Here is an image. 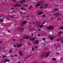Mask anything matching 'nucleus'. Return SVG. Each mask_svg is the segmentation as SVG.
I'll return each instance as SVG.
<instances>
[{
	"label": "nucleus",
	"instance_id": "1",
	"mask_svg": "<svg viewBox=\"0 0 63 63\" xmlns=\"http://www.w3.org/2000/svg\"><path fill=\"white\" fill-rule=\"evenodd\" d=\"M47 29L49 30H50L51 29H54V27L53 26H50L49 27H47Z\"/></svg>",
	"mask_w": 63,
	"mask_h": 63
},
{
	"label": "nucleus",
	"instance_id": "2",
	"mask_svg": "<svg viewBox=\"0 0 63 63\" xmlns=\"http://www.w3.org/2000/svg\"><path fill=\"white\" fill-rule=\"evenodd\" d=\"M11 60L10 59L8 60L7 59H5L4 60V62H10Z\"/></svg>",
	"mask_w": 63,
	"mask_h": 63
},
{
	"label": "nucleus",
	"instance_id": "3",
	"mask_svg": "<svg viewBox=\"0 0 63 63\" xmlns=\"http://www.w3.org/2000/svg\"><path fill=\"white\" fill-rule=\"evenodd\" d=\"M41 5V4L37 3V5H35L36 8H38V6H40Z\"/></svg>",
	"mask_w": 63,
	"mask_h": 63
},
{
	"label": "nucleus",
	"instance_id": "4",
	"mask_svg": "<svg viewBox=\"0 0 63 63\" xmlns=\"http://www.w3.org/2000/svg\"><path fill=\"white\" fill-rule=\"evenodd\" d=\"M29 38H30L29 37H27L26 35L24 37V39H29Z\"/></svg>",
	"mask_w": 63,
	"mask_h": 63
},
{
	"label": "nucleus",
	"instance_id": "5",
	"mask_svg": "<svg viewBox=\"0 0 63 63\" xmlns=\"http://www.w3.org/2000/svg\"><path fill=\"white\" fill-rule=\"evenodd\" d=\"M55 36H51L50 38V39H51V40H53V39L55 38Z\"/></svg>",
	"mask_w": 63,
	"mask_h": 63
},
{
	"label": "nucleus",
	"instance_id": "6",
	"mask_svg": "<svg viewBox=\"0 0 63 63\" xmlns=\"http://www.w3.org/2000/svg\"><path fill=\"white\" fill-rule=\"evenodd\" d=\"M15 6L16 7H20V4H15Z\"/></svg>",
	"mask_w": 63,
	"mask_h": 63
},
{
	"label": "nucleus",
	"instance_id": "7",
	"mask_svg": "<svg viewBox=\"0 0 63 63\" xmlns=\"http://www.w3.org/2000/svg\"><path fill=\"white\" fill-rule=\"evenodd\" d=\"M39 43V42L38 41H36V42H34V44H38Z\"/></svg>",
	"mask_w": 63,
	"mask_h": 63
},
{
	"label": "nucleus",
	"instance_id": "8",
	"mask_svg": "<svg viewBox=\"0 0 63 63\" xmlns=\"http://www.w3.org/2000/svg\"><path fill=\"white\" fill-rule=\"evenodd\" d=\"M47 6H48V5L45 4L44 5V7L45 8H47Z\"/></svg>",
	"mask_w": 63,
	"mask_h": 63
},
{
	"label": "nucleus",
	"instance_id": "9",
	"mask_svg": "<svg viewBox=\"0 0 63 63\" xmlns=\"http://www.w3.org/2000/svg\"><path fill=\"white\" fill-rule=\"evenodd\" d=\"M23 2H25V1L24 0H23L22 1H20L19 3H22Z\"/></svg>",
	"mask_w": 63,
	"mask_h": 63
},
{
	"label": "nucleus",
	"instance_id": "10",
	"mask_svg": "<svg viewBox=\"0 0 63 63\" xmlns=\"http://www.w3.org/2000/svg\"><path fill=\"white\" fill-rule=\"evenodd\" d=\"M52 60L53 61H56V58H54L52 59Z\"/></svg>",
	"mask_w": 63,
	"mask_h": 63
},
{
	"label": "nucleus",
	"instance_id": "11",
	"mask_svg": "<svg viewBox=\"0 0 63 63\" xmlns=\"http://www.w3.org/2000/svg\"><path fill=\"white\" fill-rule=\"evenodd\" d=\"M49 54L50 53L49 52H48L47 53V54L46 55V56H47V57H48V56H49Z\"/></svg>",
	"mask_w": 63,
	"mask_h": 63
},
{
	"label": "nucleus",
	"instance_id": "12",
	"mask_svg": "<svg viewBox=\"0 0 63 63\" xmlns=\"http://www.w3.org/2000/svg\"><path fill=\"white\" fill-rule=\"evenodd\" d=\"M19 52L20 55H22V54L21 53V52H20V51H19Z\"/></svg>",
	"mask_w": 63,
	"mask_h": 63
},
{
	"label": "nucleus",
	"instance_id": "13",
	"mask_svg": "<svg viewBox=\"0 0 63 63\" xmlns=\"http://www.w3.org/2000/svg\"><path fill=\"white\" fill-rule=\"evenodd\" d=\"M21 31H23V28H20Z\"/></svg>",
	"mask_w": 63,
	"mask_h": 63
},
{
	"label": "nucleus",
	"instance_id": "14",
	"mask_svg": "<svg viewBox=\"0 0 63 63\" xmlns=\"http://www.w3.org/2000/svg\"><path fill=\"white\" fill-rule=\"evenodd\" d=\"M21 45H17V47H18V48H19L20 47H21Z\"/></svg>",
	"mask_w": 63,
	"mask_h": 63
},
{
	"label": "nucleus",
	"instance_id": "15",
	"mask_svg": "<svg viewBox=\"0 0 63 63\" xmlns=\"http://www.w3.org/2000/svg\"><path fill=\"white\" fill-rule=\"evenodd\" d=\"M44 27V25H42L40 26V28H42V27Z\"/></svg>",
	"mask_w": 63,
	"mask_h": 63
},
{
	"label": "nucleus",
	"instance_id": "16",
	"mask_svg": "<svg viewBox=\"0 0 63 63\" xmlns=\"http://www.w3.org/2000/svg\"><path fill=\"white\" fill-rule=\"evenodd\" d=\"M26 22H23L22 23V24H26Z\"/></svg>",
	"mask_w": 63,
	"mask_h": 63
},
{
	"label": "nucleus",
	"instance_id": "17",
	"mask_svg": "<svg viewBox=\"0 0 63 63\" xmlns=\"http://www.w3.org/2000/svg\"><path fill=\"white\" fill-rule=\"evenodd\" d=\"M60 29L61 30H63V27H62L60 28Z\"/></svg>",
	"mask_w": 63,
	"mask_h": 63
},
{
	"label": "nucleus",
	"instance_id": "18",
	"mask_svg": "<svg viewBox=\"0 0 63 63\" xmlns=\"http://www.w3.org/2000/svg\"><path fill=\"white\" fill-rule=\"evenodd\" d=\"M41 14H42V12H41L39 14V15H41Z\"/></svg>",
	"mask_w": 63,
	"mask_h": 63
},
{
	"label": "nucleus",
	"instance_id": "19",
	"mask_svg": "<svg viewBox=\"0 0 63 63\" xmlns=\"http://www.w3.org/2000/svg\"><path fill=\"white\" fill-rule=\"evenodd\" d=\"M12 51H13L12 50H10L9 51V52H12Z\"/></svg>",
	"mask_w": 63,
	"mask_h": 63
},
{
	"label": "nucleus",
	"instance_id": "20",
	"mask_svg": "<svg viewBox=\"0 0 63 63\" xmlns=\"http://www.w3.org/2000/svg\"><path fill=\"white\" fill-rule=\"evenodd\" d=\"M54 11H58V9H54Z\"/></svg>",
	"mask_w": 63,
	"mask_h": 63
},
{
	"label": "nucleus",
	"instance_id": "21",
	"mask_svg": "<svg viewBox=\"0 0 63 63\" xmlns=\"http://www.w3.org/2000/svg\"><path fill=\"white\" fill-rule=\"evenodd\" d=\"M14 9V8H12L10 9V10H13Z\"/></svg>",
	"mask_w": 63,
	"mask_h": 63
},
{
	"label": "nucleus",
	"instance_id": "22",
	"mask_svg": "<svg viewBox=\"0 0 63 63\" xmlns=\"http://www.w3.org/2000/svg\"><path fill=\"white\" fill-rule=\"evenodd\" d=\"M56 54H58H58H59L60 53L59 52H56Z\"/></svg>",
	"mask_w": 63,
	"mask_h": 63
},
{
	"label": "nucleus",
	"instance_id": "23",
	"mask_svg": "<svg viewBox=\"0 0 63 63\" xmlns=\"http://www.w3.org/2000/svg\"><path fill=\"white\" fill-rule=\"evenodd\" d=\"M32 50L33 51L34 50V47H32Z\"/></svg>",
	"mask_w": 63,
	"mask_h": 63
},
{
	"label": "nucleus",
	"instance_id": "24",
	"mask_svg": "<svg viewBox=\"0 0 63 63\" xmlns=\"http://www.w3.org/2000/svg\"><path fill=\"white\" fill-rule=\"evenodd\" d=\"M31 8H32V6H30L29 7V9H31Z\"/></svg>",
	"mask_w": 63,
	"mask_h": 63
},
{
	"label": "nucleus",
	"instance_id": "25",
	"mask_svg": "<svg viewBox=\"0 0 63 63\" xmlns=\"http://www.w3.org/2000/svg\"><path fill=\"white\" fill-rule=\"evenodd\" d=\"M0 21H3V20L2 19H1L0 20Z\"/></svg>",
	"mask_w": 63,
	"mask_h": 63
},
{
	"label": "nucleus",
	"instance_id": "26",
	"mask_svg": "<svg viewBox=\"0 0 63 63\" xmlns=\"http://www.w3.org/2000/svg\"><path fill=\"white\" fill-rule=\"evenodd\" d=\"M13 2H16V0H13Z\"/></svg>",
	"mask_w": 63,
	"mask_h": 63
},
{
	"label": "nucleus",
	"instance_id": "27",
	"mask_svg": "<svg viewBox=\"0 0 63 63\" xmlns=\"http://www.w3.org/2000/svg\"><path fill=\"white\" fill-rule=\"evenodd\" d=\"M63 33V32H60L59 34H61V33Z\"/></svg>",
	"mask_w": 63,
	"mask_h": 63
},
{
	"label": "nucleus",
	"instance_id": "28",
	"mask_svg": "<svg viewBox=\"0 0 63 63\" xmlns=\"http://www.w3.org/2000/svg\"><path fill=\"white\" fill-rule=\"evenodd\" d=\"M7 31L9 33H11V31H10L9 30H8Z\"/></svg>",
	"mask_w": 63,
	"mask_h": 63
},
{
	"label": "nucleus",
	"instance_id": "29",
	"mask_svg": "<svg viewBox=\"0 0 63 63\" xmlns=\"http://www.w3.org/2000/svg\"><path fill=\"white\" fill-rule=\"evenodd\" d=\"M10 17L11 18H14V16H10Z\"/></svg>",
	"mask_w": 63,
	"mask_h": 63
},
{
	"label": "nucleus",
	"instance_id": "30",
	"mask_svg": "<svg viewBox=\"0 0 63 63\" xmlns=\"http://www.w3.org/2000/svg\"><path fill=\"white\" fill-rule=\"evenodd\" d=\"M3 58H6V56H4L3 57Z\"/></svg>",
	"mask_w": 63,
	"mask_h": 63
},
{
	"label": "nucleus",
	"instance_id": "31",
	"mask_svg": "<svg viewBox=\"0 0 63 63\" xmlns=\"http://www.w3.org/2000/svg\"><path fill=\"white\" fill-rule=\"evenodd\" d=\"M21 9H23V10H25V9L24 8H21Z\"/></svg>",
	"mask_w": 63,
	"mask_h": 63
},
{
	"label": "nucleus",
	"instance_id": "32",
	"mask_svg": "<svg viewBox=\"0 0 63 63\" xmlns=\"http://www.w3.org/2000/svg\"><path fill=\"white\" fill-rule=\"evenodd\" d=\"M10 57H11L12 58H13V55H11L10 56Z\"/></svg>",
	"mask_w": 63,
	"mask_h": 63
},
{
	"label": "nucleus",
	"instance_id": "33",
	"mask_svg": "<svg viewBox=\"0 0 63 63\" xmlns=\"http://www.w3.org/2000/svg\"><path fill=\"white\" fill-rule=\"evenodd\" d=\"M40 36V34H38V37H39V36Z\"/></svg>",
	"mask_w": 63,
	"mask_h": 63
},
{
	"label": "nucleus",
	"instance_id": "34",
	"mask_svg": "<svg viewBox=\"0 0 63 63\" xmlns=\"http://www.w3.org/2000/svg\"><path fill=\"white\" fill-rule=\"evenodd\" d=\"M43 6H41V9H43Z\"/></svg>",
	"mask_w": 63,
	"mask_h": 63
},
{
	"label": "nucleus",
	"instance_id": "35",
	"mask_svg": "<svg viewBox=\"0 0 63 63\" xmlns=\"http://www.w3.org/2000/svg\"><path fill=\"white\" fill-rule=\"evenodd\" d=\"M42 16H44V17H46V16L45 15H42Z\"/></svg>",
	"mask_w": 63,
	"mask_h": 63
},
{
	"label": "nucleus",
	"instance_id": "36",
	"mask_svg": "<svg viewBox=\"0 0 63 63\" xmlns=\"http://www.w3.org/2000/svg\"><path fill=\"white\" fill-rule=\"evenodd\" d=\"M35 39H36V38H33L32 40H35Z\"/></svg>",
	"mask_w": 63,
	"mask_h": 63
},
{
	"label": "nucleus",
	"instance_id": "37",
	"mask_svg": "<svg viewBox=\"0 0 63 63\" xmlns=\"http://www.w3.org/2000/svg\"><path fill=\"white\" fill-rule=\"evenodd\" d=\"M17 55H16V54L15 55V57H17Z\"/></svg>",
	"mask_w": 63,
	"mask_h": 63
},
{
	"label": "nucleus",
	"instance_id": "38",
	"mask_svg": "<svg viewBox=\"0 0 63 63\" xmlns=\"http://www.w3.org/2000/svg\"><path fill=\"white\" fill-rule=\"evenodd\" d=\"M56 41H58V42H59V41H60V40H56Z\"/></svg>",
	"mask_w": 63,
	"mask_h": 63
},
{
	"label": "nucleus",
	"instance_id": "39",
	"mask_svg": "<svg viewBox=\"0 0 63 63\" xmlns=\"http://www.w3.org/2000/svg\"><path fill=\"white\" fill-rule=\"evenodd\" d=\"M61 42L62 43H63V41H62V40H61Z\"/></svg>",
	"mask_w": 63,
	"mask_h": 63
},
{
	"label": "nucleus",
	"instance_id": "40",
	"mask_svg": "<svg viewBox=\"0 0 63 63\" xmlns=\"http://www.w3.org/2000/svg\"><path fill=\"white\" fill-rule=\"evenodd\" d=\"M57 20L58 21H59V20H59V18H58V19H57Z\"/></svg>",
	"mask_w": 63,
	"mask_h": 63
},
{
	"label": "nucleus",
	"instance_id": "41",
	"mask_svg": "<svg viewBox=\"0 0 63 63\" xmlns=\"http://www.w3.org/2000/svg\"><path fill=\"white\" fill-rule=\"evenodd\" d=\"M7 19H8V20H9V18L7 17Z\"/></svg>",
	"mask_w": 63,
	"mask_h": 63
},
{
	"label": "nucleus",
	"instance_id": "42",
	"mask_svg": "<svg viewBox=\"0 0 63 63\" xmlns=\"http://www.w3.org/2000/svg\"><path fill=\"white\" fill-rule=\"evenodd\" d=\"M28 44L30 45H32V44H30V43H28Z\"/></svg>",
	"mask_w": 63,
	"mask_h": 63
},
{
	"label": "nucleus",
	"instance_id": "43",
	"mask_svg": "<svg viewBox=\"0 0 63 63\" xmlns=\"http://www.w3.org/2000/svg\"><path fill=\"white\" fill-rule=\"evenodd\" d=\"M21 26H24V25L23 24H21Z\"/></svg>",
	"mask_w": 63,
	"mask_h": 63
},
{
	"label": "nucleus",
	"instance_id": "44",
	"mask_svg": "<svg viewBox=\"0 0 63 63\" xmlns=\"http://www.w3.org/2000/svg\"><path fill=\"white\" fill-rule=\"evenodd\" d=\"M51 19H52V20H53V18H50Z\"/></svg>",
	"mask_w": 63,
	"mask_h": 63
},
{
	"label": "nucleus",
	"instance_id": "45",
	"mask_svg": "<svg viewBox=\"0 0 63 63\" xmlns=\"http://www.w3.org/2000/svg\"><path fill=\"white\" fill-rule=\"evenodd\" d=\"M14 47H16V46H15V45H14Z\"/></svg>",
	"mask_w": 63,
	"mask_h": 63
},
{
	"label": "nucleus",
	"instance_id": "46",
	"mask_svg": "<svg viewBox=\"0 0 63 63\" xmlns=\"http://www.w3.org/2000/svg\"><path fill=\"white\" fill-rule=\"evenodd\" d=\"M17 63H21L20 62H18Z\"/></svg>",
	"mask_w": 63,
	"mask_h": 63
},
{
	"label": "nucleus",
	"instance_id": "47",
	"mask_svg": "<svg viewBox=\"0 0 63 63\" xmlns=\"http://www.w3.org/2000/svg\"><path fill=\"white\" fill-rule=\"evenodd\" d=\"M45 39H46L45 38H44L42 39V40H45Z\"/></svg>",
	"mask_w": 63,
	"mask_h": 63
},
{
	"label": "nucleus",
	"instance_id": "48",
	"mask_svg": "<svg viewBox=\"0 0 63 63\" xmlns=\"http://www.w3.org/2000/svg\"><path fill=\"white\" fill-rule=\"evenodd\" d=\"M45 23L44 22L42 24H45Z\"/></svg>",
	"mask_w": 63,
	"mask_h": 63
},
{
	"label": "nucleus",
	"instance_id": "49",
	"mask_svg": "<svg viewBox=\"0 0 63 63\" xmlns=\"http://www.w3.org/2000/svg\"><path fill=\"white\" fill-rule=\"evenodd\" d=\"M35 48H37V46H36L35 47Z\"/></svg>",
	"mask_w": 63,
	"mask_h": 63
},
{
	"label": "nucleus",
	"instance_id": "50",
	"mask_svg": "<svg viewBox=\"0 0 63 63\" xmlns=\"http://www.w3.org/2000/svg\"><path fill=\"white\" fill-rule=\"evenodd\" d=\"M38 30H39V31L40 32L41 31V30L40 29H39Z\"/></svg>",
	"mask_w": 63,
	"mask_h": 63
},
{
	"label": "nucleus",
	"instance_id": "51",
	"mask_svg": "<svg viewBox=\"0 0 63 63\" xmlns=\"http://www.w3.org/2000/svg\"><path fill=\"white\" fill-rule=\"evenodd\" d=\"M20 14H22V13L21 12H20Z\"/></svg>",
	"mask_w": 63,
	"mask_h": 63
},
{
	"label": "nucleus",
	"instance_id": "52",
	"mask_svg": "<svg viewBox=\"0 0 63 63\" xmlns=\"http://www.w3.org/2000/svg\"><path fill=\"white\" fill-rule=\"evenodd\" d=\"M27 17H29V16L28 15H27Z\"/></svg>",
	"mask_w": 63,
	"mask_h": 63
},
{
	"label": "nucleus",
	"instance_id": "53",
	"mask_svg": "<svg viewBox=\"0 0 63 63\" xmlns=\"http://www.w3.org/2000/svg\"><path fill=\"white\" fill-rule=\"evenodd\" d=\"M31 35H32V36H33V34H32Z\"/></svg>",
	"mask_w": 63,
	"mask_h": 63
},
{
	"label": "nucleus",
	"instance_id": "54",
	"mask_svg": "<svg viewBox=\"0 0 63 63\" xmlns=\"http://www.w3.org/2000/svg\"><path fill=\"white\" fill-rule=\"evenodd\" d=\"M33 24H35V22H33Z\"/></svg>",
	"mask_w": 63,
	"mask_h": 63
},
{
	"label": "nucleus",
	"instance_id": "55",
	"mask_svg": "<svg viewBox=\"0 0 63 63\" xmlns=\"http://www.w3.org/2000/svg\"><path fill=\"white\" fill-rule=\"evenodd\" d=\"M4 1H6V2H7V0H4Z\"/></svg>",
	"mask_w": 63,
	"mask_h": 63
},
{
	"label": "nucleus",
	"instance_id": "56",
	"mask_svg": "<svg viewBox=\"0 0 63 63\" xmlns=\"http://www.w3.org/2000/svg\"><path fill=\"white\" fill-rule=\"evenodd\" d=\"M16 40H14V41H15Z\"/></svg>",
	"mask_w": 63,
	"mask_h": 63
},
{
	"label": "nucleus",
	"instance_id": "57",
	"mask_svg": "<svg viewBox=\"0 0 63 63\" xmlns=\"http://www.w3.org/2000/svg\"><path fill=\"white\" fill-rule=\"evenodd\" d=\"M32 40V41H34V40Z\"/></svg>",
	"mask_w": 63,
	"mask_h": 63
},
{
	"label": "nucleus",
	"instance_id": "58",
	"mask_svg": "<svg viewBox=\"0 0 63 63\" xmlns=\"http://www.w3.org/2000/svg\"><path fill=\"white\" fill-rule=\"evenodd\" d=\"M57 6H58V5H55V6H56V7H57Z\"/></svg>",
	"mask_w": 63,
	"mask_h": 63
},
{
	"label": "nucleus",
	"instance_id": "59",
	"mask_svg": "<svg viewBox=\"0 0 63 63\" xmlns=\"http://www.w3.org/2000/svg\"><path fill=\"white\" fill-rule=\"evenodd\" d=\"M44 40V41H46V40Z\"/></svg>",
	"mask_w": 63,
	"mask_h": 63
},
{
	"label": "nucleus",
	"instance_id": "60",
	"mask_svg": "<svg viewBox=\"0 0 63 63\" xmlns=\"http://www.w3.org/2000/svg\"><path fill=\"white\" fill-rule=\"evenodd\" d=\"M23 49H24V50H25V48H23Z\"/></svg>",
	"mask_w": 63,
	"mask_h": 63
},
{
	"label": "nucleus",
	"instance_id": "61",
	"mask_svg": "<svg viewBox=\"0 0 63 63\" xmlns=\"http://www.w3.org/2000/svg\"><path fill=\"white\" fill-rule=\"evenodd\" d=\"M0 16V17H1V16Z\"/></svg>",
	"mask_w": 63,
	"mask_h": 63
},
{
	"label": "nucleus",
	"instance_id": "62",
	"mask_svg": "<svg viewBox=\"0 0 63 63\" xmlns=\"http://www.w3.org/2000/svg\"><path fill=\"white\" fill-rule=\"evenodd\" d=\"M60 60L61 61H62V59H61Z\"/></svg>",
	"mask_w": 63,
	"mask_h": 63
},
{
	"label": "nucleus",
	"instance_id": "63",
	"mask_svg": "<svg viewBox=\"0 0 63 63\" xmlns=\"http://www.w3.org/2000/svg\"><path fill=\"white\" fill-rule=\"evenodd\" d=\"M29 27H31V26H29Z\"/></svg>",
	"mask_w": 63,
	"mask_h": 63
},
{
	"label": "nucleus",
	"instance_id": "64",
	"mask_svg": "<svg viewBox=\"0 0 63 63\" xmlns=\"http://www.w3.org/2000/svg\"><path fill=\"white\" fill-rule=\"evenodd\" d=\"M54 45H55V44H54Z\"/></svg>",
	"mask_w": 63,
	"mask_h": 63
}]
</instances>
